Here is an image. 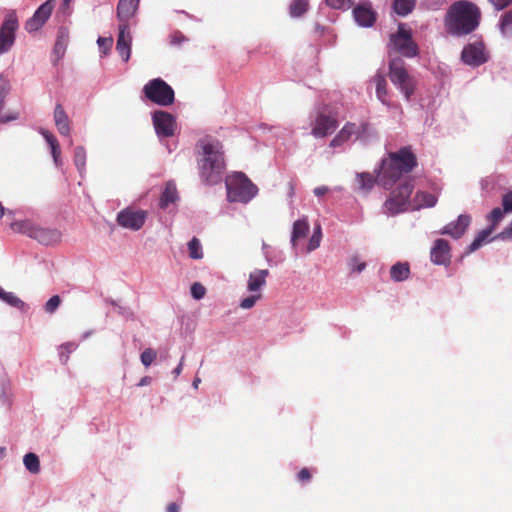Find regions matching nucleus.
<instances>
[{"label": "nucleus", "mask_w": 512, "mask_h": 512, "mask_svg": "<svg viewBox=\"0 0 512 512\" xmlns=\"http://www.w3.org/2000/svg\"><path fill=\"white\" fill-rule=\"evenodd\" d=\"M55 7V0H47L38 7L33 16L25 23V29L29 33L38 31L50 18Z\"/></svg>", "instance_id": "nucleus-13"}, {"label": "nucleus", "mask_w": 512, "mask_h": 512, "mask_svg": "<svg viewBox=\"0 0 512 512\" xmlns=\"http://www.w3.org/2000/svg\"><path fill=\"white\" fill-rule=\"evenodd\" d=\"M488 2L498 11L507 8L512 4V0H488Z\"/></svg>", "instance_id": "nucleus-47"}, {"label": "nucleus", "mask_w": 512, "mask_h": 512, "mask_svg": "<svg viewBox=\"0 0 512 512\" xmlns=\"http://www.w3.org/2000/svg\"><path fill=\"white\" fill-rule=\"evenodd\" d=\"M147 213L143 210L126 208L117 215V223L126 229L137 231L144 225Z\"/></svg>", "instance_id": "nucleus-12"}, {"label": "nucleus", "mask_w": 512, "mask_h": 512, "mask_svg": "<svg viewBox=\"0 0 512 512\" xmlns=\"http://www.w3.org/2000/svg\"><path fill=\"white\" fill-rule=\"evenodd\" d=\"M355 21L363 27H371L376 21V13L369 3H361L353 9Z\"/></svg>", "instance_id": "nucleus-19"}, {"label": "nucleus", "mask_w": 512, "mask_h": 512, "mask_svg": "<svg viewBox=\"0 0 512 512\" xmlns=\"http://www.w3.org/2000/svg\"><path fill=\"white\" fill-rule=\"evenodd\" d=\"M338 127L336 115H332L326 108L319 109L311 123V134L315 138H325L331 135Z\"/></svg>", "instance_id": "nucleus-10"}, {"label": "nucleus", "mask_w": 512, "mask_h": 512, "mask_svg": "<svg viewBox=\"0 0 512 512\" xmlns=\"http://www.w3.org/2000/svg\"><path fill=\"white\" fill-rule=\"evenodd\" d=\"M140 0H119L117 6V17L121 24H127L128 20L135 14Z\"/></svg>", "instance_id": "nucleus-21"}, {"label": "nucleus", "mask_w": 512, "mask_h": 512, "mask_svg": "<svg viewBox=\"0 0 512 512\" xmlns=\"http://www.w3.org/2000/svg\"><path fill=\"white\" fill-rule=\"evenodd\" d=\"M322 233H321V227L317 226L314 230L313 235L309 239L307 251L311 252L319 247L320 241H321Z\"/></svg>", "instance_id": "nucleus-39"}, {"label": "nucleus", "mask_w": 512, "mask_h": 512, "mask_svg": "<svg viewBox=\"0 0 512 512\" xmlns=\"http://www.w3.org/2000/svg\"><path fill=\"white\" fill-rule=\"evenodd\" d=\"M191 294L193 298L200 300L206 294V288L199 282H195L191 286Z\"/></svg>", "instance_id": "nucleus-42"}, {"label": "nucleus", "mask_w": 512, "mask_h": 512, "mask_svg": "<svg viewBox=\"0 0 512 512\" xmlns=\"http://www.w3.org/2000/svg\"><path fill=\"white\" fill-rule=\"evenodd\" d=\"M431 261L436 265H448L451 261V248L447 240L437 239L430 252Z\"/></svg>", "instance_id": "nucleus-17"}, {"label": "nucleus", "mask_w": 512, "mask_h": 512, "mask_svg": "<svg viewBox=\"0 0 512 512\" xmlns=\"http://www.w3.org/2000/svg\"><path fill=\"white\" fill-rule=\"evenodd\" d=\"M307 8V0H293L290 5V14L292 17H300L307 11Z\"/></svg>", "instance_id": "nucleus-36"}, {"label": "nucleus", "mask_w": 512, "mask_h": 512, "mask_svg": "<svg viewBox=\"0 0 512 512\" xmlns=\"http://www.w3.org/2000/svg\"><path fill=\"white\" fill-rule=\"evenodd\" d=\"M415 4L416 0H394L393 9L396 14L406 16L413 11Z\"/></svg>", "instance_id": "nucleus-29"}, {"label": "nucleus", "mask_w": 512, "mask_h": 512, "mask_svg": "<svg viewBox=\"0 0 512 512\" xmlns=\"http://www.w3.org/2000/svg\"><path fill=\"white\" fill-rule=\"evenodd\" d=\"M369 128L370 124L367 121L347 122L330 141L329 146L332 148L340 147L353 136L356 139H361L368 134Z\"/></svg>", "instance_id": "nucleus-11"}, {"label": "nucleus", "mask_w": 512, "mask_h": 512, "mask_svg": "<svg viewBox=\"0 0 512 512\" xmlns=\"http://www.w3.org/2000/svg\"><path fill=\"white\" fill-rule=\"evenodd\" d=\"M177 198L176 186L173 183H167L160 199V206L166 208L169 204L174 203Z\"/></svg>", "instance_id": "nucleus-28"}, {"label": "nucleus", "mask_w": 512, "mask_h": 512, "mask_svg": "<svg viewBox=\"0 0 512 512\" xmlns=\"http://www.w3.org/2000/svg\"><path fill=\"white\" fill-rule=\"evenodd\" d=\"M461 58L465 64L477 67L487 61L483 43L466 45L461 53Z\"/></svg>", "instance_id": "nucleus-16"}, {"label": "nucleus", "mask_w": 512, "mask_h": 512, "mask_svg": "<svg viewBox=\"0 0 512 512\" xmlns=\"http://www.w3.org/2000/svg\"><path fill=\"white\" fill-rule=\"evenodd\" d=\"M309 232V224L306 218L299 219L294 222L292 236H291V244L293 247H296L299 240L304 239Z\"/></svg>", "instance_id": "nucleus-25"}, {"label": "nucleus", "mask_w": 512, "mask_h": 512, "mask_svg": "<svg viewBox=\"0 0 512 512\" xmlns=\"http://www.w3.org/2000/svg\"><path fill=\"white\" fill-rule=\"evenodd\" d=\"M181 361H183V359ZM181 371H182V362H180L178 364V366L174 369L173 373L177 377L178 375H180Z\"/></svg>", "instance_id": "nucleus-55"}, {"label": "nucleus", "mask_w": 512, "mask_h": 512, "mask_svg": "<svg viewBox=\"0 0 512 512\" xmlns=\"http://www.w3.org/2000/svg\"><path fill=\"white\" fill-rule=\"evenodd\" d=\"M18 28L16 16H7L0 28V54L7 52L14 44L15 32Z\"/></svg>", "instance_id": "nucleus-15"}, {"label": "nucleus", "mask_w": 512, "mask_h": 512, "mask_svg": "<svg viewBox=\"0 0 512 512\" xmlns=\"http://www.w3.org/2000/svg\"><path fill=\"white\" fill-rule=\"evenodd\" d=\"M54 121L58 132L63 136H68L71 132L70 120L63 106L57 104L54 110Z\"/></svg>", "instance_id": "nucleus-23"}, {"label": "nucleus", "mask_w": 512, "mask_h": 512, "mask_svg": "<svg viewBox=\"0 0 512 512\" xmlns=\"http://www.w3.org/2000/svg\"><path fill=\"white\" fill-rule=\"evenodd\" d=\"M196 149L199 156L197 165L202 181L208 185L221 182L225 170L221 143L206 137L198 141Z\"/></svg>", "instance_id": "nucleus-2"}, {"label": "nucleus", "mask_w": 512, "mask_h": 512, "mask_svg": "<svg viewBox=\"0 0 512 512\" xmlns=\"http://www.w3.org/2000/svg\"><path fill=\"white\" fill-rule=\"evenodd\" d=\"M437 203V196L426 191H417L411 200L413 210L434 207Z\"/></svg>", "instance_id": "nucleus-22"}, {"label": "nucleus", "mask_w": 512, "mask_h": 512, "mask_svg": "<svg viewBox=\"0 0 512 512\" xmlns=\"http://www.w3.org/2000/svg\"><path fill=\"white\" fill-rule=\"evenodd\" d=\"M157 353L151 348L145 349L140 356L141 362L145 367H149L156 359Z\"/></svg>", "instance_id": "nucleus-40"}, {"label": "nucleus", "mask_w": 512, "mask_h": 512, "mask_svg": "<svg viewBox=\"0 0 512 512\" xmlns=\"http://www.w3.org/2000/svg\"><path fill=\"white\" fill-rule=\"evenodd\" d=\"M143 93L147 100L159 106H170L175 100L173 88L161 78L148 81L143 87Z\"/></svg>", "instance_id": "nucleus-8"}, {"label": "nucleus", "mask_w": 512, "mask_h": 512, "mask_svg": "<svg viewBox=\"0 0 512 512\" xmlns=\"http://www.w3.org/2000/svg\"><path fill=\"white\" fill-rule=\"evenodd\" d=\"M410 275V267L408 263L398 262L390 269V277L394 282L406 280Z\"/></svg>", "instance_id": "nucleus-26"}, {"label": "nucleus", "mask_w": 512, "mask_h": 512, "mask_svg": "<svg viewBox=\"0 0 512 512\" xmlns=\"http://www.w3.org/2000/svg\"><path fill=\"white\" fill-rule=\"evenodd\" d=\"M189 256L192 259H202L203 251L198 238L193 237L188 243Z\"/></svg>", "instance_id": "nucleus-35"}, {"label": "nucleus", "mask_w": 512, "mask_h": 512, "mask_svg": "<svg viewBox=\"0 0 512 512\" xmlns=\"http://www.w3.org/2000/svg\"><path fill=\"white\" fill-rule=\"evenodd\" d=\"M417 164V157L411 147H402L396 152H390L388 157L381 161L377 177L369 172L358 173L355 179V189L367 194L376 182L383 188L390 189L402 175L410 173Z\"/></svg>", "instance_id": "nucleus-1"}, {"label": "nucleus", "mask_w": 512, "mask_h": 512, "mask_svg": "<svg viewBox=\"0 0 512 512\" xmlns=\"http://www.w3.org/2000/svg\"><path fill=\"white\" fill-rule=\"evenodd\" d=\"M74 163L78 170H82L86 163V152L82 146H78L74 150Z\"/></svg>", "instance_id": "nucleus-37"}, {"label": "nucleus", "mask_w": 512, "mask_h": 512, "mask_svg": "<svg viewBox=\"0 0 512 512\" xmlns=\"http://www.w3.org/2000/svg\"><path fill=\"white\" fill-rule=\"evenodd\" d=\"M481 21V10L473 2L460 0L452 3L444 17L446 32L457 37L474 32Z\"/></svg>", "instance_id": "nucleus-3"}, {"label": "nucleus", "mask_w": 512, "mask_h": 512, "mask_svg": "<svg viewBox=\"0 0 512 512\" xmlns=\"http://www.w3.org/2000/svg\"><path fill=\"white\" fill-rule=\"evenodd\" d=\"M269 275L268 269H257L250 273L247 288L250 292H258L266 284Z\"/></svg>", "instance_id": "nucleus-24"}, {"label": "nucleus", "mask_w": 512, "mask_h": 512, "mask_svg": "<svg viewBox=\"0 0 512 512\" xmlns=\"http://www.w3.org/2000/svg\"><path fill=\"white\" fill-rule=\"evenodd\" d=\"M493 230V226H490L482 230L469 245V251L473 252L479 249L482 246V244L486 241V239L491 235Z\"/></svg>", "instance_id": "nucleus-33"}, {"label": "nucleus", "mask_w": 512, "mask_h": 512, "mask_svg": "<svg viewBox=\"0 0 512 512\" xmlns=\"http://www.w3.org/2000/svg\"><path fill=\"white\" fill-rule=\"evenodd\" d=\"M6 449L5 447H0V457H3L5 455Z\"/></svg>", "instance_id": "nucleus-56"}, {"label": "nucleus", "mask_w": 512, "mask_h": 512, "mask_svg": "<svg viewBox=\"0 0 512 512\" xmlns=\"http://www.w3.org/2000/svg\"><path fill=\"white\" fill-rule=\"evenodd\" d=\"M261 298V294H253L251 296H248L240 302V307L243 309H250L252 308L256 302Z\"/></svg>", "instance_id": "nucleus-43"}, {"label": "nucleus", "mask_w": 512, "mask_h": 512, "mask_svg": "<svg viewBox=\"0 0 512 512\" xmlns=\"http://www.w3.org/2000/svg\"><path fill=\"white\" fill-rule=\"evenodd\" d=\"M390 81L404 94L407 101L410 100L416 88L415 78L409 74L405 62L399 58H393L389 62Z\"/></svg>", "instance_id": "nucleus-6"}, {"label": "nucleus", "mask_w": 512, "mask_h": 512, "mask_svg": "<svg viewBox=\"0 0 512 512\" xmlns=\"http://www.w3.org/2000/svg\"><path fill=\"white\" fill-rule=\"evenodd\" d=\"M60 50V43L59 41L55 44V51H59Z\"/></svg>", "instance_id": "nucleus-58"}, {"label": "nucleus", "mask_w": 512, "mask_h": 512, "mask_svg": "<svg viewBox=\"0 0 512 512\" xmlns=\"http://www.w3.org/2000/svg\"><path fill=\"white\" fill-rule=\"evenodd\" d=\"M326 4L333 9H345L351 4L350 0H326Z\"/></svg>", "instance_id": "nucleus-45"}, {"label": "nucleus", "mask_w": 512, "mask_h": 512, "mask_svg": "<svg viewBox=\"0 0 512 512\" xmlns=\"http://www.w3.org/2000/svg\"><path fill=\"white\" fill-rule=\"evenodd\" d=\"M505 213L506 212L504 211V208L501 209L499 207L494 208L490 212V214L487 216V219L491 223V226H493V229H495L496 225L502 220Z\"/></svg>", "instance_id": "nucleus-38"}, {"label": "nucleus", "mask_w": 512, "mask_h": 512, "mask_svg": "<svg viewBox=\"0 0 512 512\" xmlns=\"http://www.w3.org/2000/svg\"><path fill=\"white\" fill-rule=\"evenodd\" d=\"M328 192V188L325 186L316 187L314 189V194L318 197L325 195Z\"/></svg>", "instance_id": "nucleus-51"}, {"label": "nucleus", "mask_w": 512, "mask_h": 512, "mask_svg": "<svg viewBox=\"0 0 512 512\" xmlns=\"http://www.w3.org/2000/svg\"><path fill=\"white\" fill-rule=\"evenodd\" d=\"M10 227L14 232L25 234L44 245L57 244L62 238L59 230L41 227L29 220L13 222Z\"/></svg>", "instance_id": "nucleus-4"}, {"label": "nucleus", "mask_w": 512, "mask_h": 512, "mask_svg": "<svg viewBox=\"0 0 512 512\" xmlns=\"http://www.w3.org/2000/svg\"><path fill=\"white\" fill-rule=\"evenodd\" d=\"M97 42H98L99 48L104 53H106L112 47L113 39L111 37H109V38L99 37Z\"/></svg>", "instance_id": "nucleus-46"}, {"label": "nucleus", "mask_w": 512, "mask_h": 512, "mask_svg": "<svg viewBox=\"0 0 512 512\" xmlns=\"http://www.w3.org/2000/svg\"><path fill=\"white\" fill-rule=\"evenodd\" d=\"M311 477L312 475L308 468H302L297 474V479L301 483L309 482L311 480Z\"/></svg>", "instance_id": "nucleus-48"}, {"label": "nucleus", "mask_w": 512, "mask_h": 512, "mask_svg": "<svg viewBox=\"0 0 512 512\" xmlns=\"http://www.w3.org/2000/svg\"><path fill=\"white\" fill-rule=\"evenodd\" d=\"M131 41L132 38L129 32L128 24H120L116 49L125 62H127L130 58Z\"/></svg>", "instance_id": "nucleus-18"}, {"label": "nucleus", "mask_w": 512, "mask_h": 512, "mask_svg": "<svg viewBox=\"0 0 512 512\" xmlns=\"http://www.w3.org/2000/svg\"><path fill=\"white\" fill-rule=\"evenodd\" d=\"M151 383V377L149 376H144L143 378H141V380L139 381L138 383V386H146V385H149Z\"/></svg>", "instance_id": "nucleus-54"}, {"label": "nucleus", "mask_w": 512, "mask_h": 512, "mask_svg": "<svg viewBox=\"0 0 512 512\" xmlns=\"http://www.w3.org/2000/svg\"><path fill=\"white\" fill-rule=\"evenodd\" d=\"M413 189V180L409 179L392 190L389 198L384 203L386 213L396 215L406 211L408 206H411V201L409 200Z\"/></svg>", "instance_id": "nucleus-7"}, {"label": "nucleus", "mask_w": 512, "mask_h": 512, "mask_svg": "<svg viewBox=\"0 0 512 512\" xmlns=\"http://www.w3.org/2000/svg\"><path fill=\"white\" fill-rule=\"evenodd\" d=\"M227 197L231 202L248 203L258 192L245 174L237 172L226 180Z\"/></svg>", "instance_id": "nucleus-5"}, {"label": "nucleus", "mask_w": 512, "mask_h": 512, "mask_svg": "<svg viewBox=\"0 0 512 512\" xmlns=\"http://www.w3.org/2000/svg\"><path fill=\"white\" fill-rule=\"evenodd\" d=\"M390 45L394 51L407 58L416 57L419 53L418 46L412 38L410 29L404 24H399L398 31L390 36Z\"/></svg>", "instance_id": "nucleus-9"}, {"label": "nucleus", "mask_w": 512, "mask_h": 512, "mask_svg": "<svg viewBox=\"0 0 512 512\" xmlns=\"http://www.w3.org/2000/svg\"><path fill=\"white\" fill-rule=\"evenodd\" d=\"M348 265L352 272L357 273H361L366 268V263L357 255L350 258Z\"/></svg>", "instance_id": "nucleus-41"}, {"label": "nucleus", "mask_w": 512, "mask_h": 512, "mask_svg": "<svg viewBox=\"0 0 512 512\" xmlns=\"http://www.w3.org/2000/svg\"><path fill=\"white\" fill-rule=\"evenodd\" d=\"M0 299L7 303L8 305L23 309L25 306V303L17 297L13 292H6L3 288L0 287Z\"/></svg>", "instance_id": "nucleus-31"}, {"label": "nucleus", "mask_w": 512, "mask_h": 512, "mask_svg": "<svg viewBox=\"0 0 512 512\" xmlns=\"http://www.w3.org/2000/svg\"><path fill=\"white\" fill-rule=\"evenodd\" d=\"M375 83L377 97L381 100V102L386 103L388 91L385 77L383 75H377L375 77Z\"/></svg>", "instance_id": "nucleus-34"}, {"label": "nucleus", "mask_w": 512, "mask_h": 512, "mask_svg": "<svg viewBox=\"0 0 512 512\" xmlns=\"http://www.w3.org/2000/svg\"><path fill=\"white\" fill-rule=\"evenodd\" d=\"M498 27L502 36L512 37V10H508L500 16Z\"/></svg>", "instance_id": "nucleus-27"}, {"label": "nucleus", "mask_w": 512, "mask_h": 512, "mask_svg": "<svg viewBox=\"0 0 512 512\" xmlns=\"http://www.w3.org/2000/svg\"><path fill=\"white\" fill-rule=\"evenodd\" d=\"M512 236V222L509 224L508 227H506L500 234L499 237L501 238H509Z\"/></svg>", "instance_id": "nucleus-50"}, {"label": "nucleus", "mask_w": 512, "mask_h": 512, "mask_svg": "<svg viewBox=\"0 0 512 512\" xmlns=\"http://www.w3.org/2000/svg\"><path fill=\"white\" fill-rule=\"evenodd\" d=\"M72 0H63L64 4L69 5Z\"/></svg>", "instance_id": "nucleus-59"}, {"label": "nucleus", "mask_w": 512, "mask_h": 512, "mask_svg": "<svg viewBox=\"0 0 512 512\" xmlns=\"http://www.w3.org/2000/svg\"><path fill=\"white\" fill-rule=\"evenodd\" d=\"M199 382H200V379H199V378H196V379L193 381V385H194L195 387H197Z\"/></svg>", "instance_id": "nucleus-57"}, {"label": "nucleus", "mask_w": 512, "mask_h": 512, "mask_svg": "<svg viewBox=\"0 0 512 512\" xmlns=\"http://www.w3.org/2000/svg\"><path fill=\"white\" fill-rule=\"evenodd\" d=\"M471 223V217L467 214L460 215L455 222L447 224L441 234H447L455 239L462 237Z\"/></svg>", "instance_id": "nucleus-20"}, {"label": "nucleus", "mask_w": 512, "mask_h": 512, "mask_svg": "<svg viewBox=\"0 0 512 512\" xmlns=\"http://www.w3.org/2000/svg\"><path fill=\"white\" fill-rule=\"evenodd\" d=\"M23 462L29 472L37 474L40 471V461L35 453H27L23 458Z\"/></svg>", "instance_id": "nucleus-32"}, {"label": "nucleus", "mask_w": 512, "mask_h": 512, "mask_svg": "<svg viewBox=\"0 0 512 512\" xmlns=\"http://www.w3.org/2000/svg\"><path fill=\"white\" fill-rule=\"evenodd\" d=\"M42 135L51 148V153H52L55 164L58 165L61 150H60V145H59L56 137L47 130L42 131Z\"/></svg>", "instance_id": "nucleus-30"}, {"label": "nucleus", "mask_w": 512, "mask_h": 512, "mask_svg": "<svg viewBox=\"0 0 512 512\" xmlns=\"http://www.w3.org/2000/svg\"><path fill=\"white\" fill-rule=\"evenodd\" d=\"M152 120L158 136L167 138L174 135L176 121L172 114L158 110L153 113Z\"/></svg>", "instance_id": "nucleus-14"}, {"label": "nucleus", "mask_w": 512, "mask_h": 512, "mask_svg": "<svg viewBox=\"0 0 512 512\" xmlns=\"http://www.w3.org/2000/svg\"><path fill=\"white\" fill-rule=\"evenodd\" d=\"M166 510H167V512H179L180 507H179V505L177 503L172 502V503L168 504Z\"/></svg>", "instance_id": "nucleus-52"}, {"label": "nucleus", "mask_w": 512, "mask_h": 512, "mask_svg": "<svg viewBox=\"0 0 512 512\" xmlns=\"http://www.w3.org/2000/svg\"><path fill=\"white\" fill-rule=\"evenodd\" d=\"M502 206L505 212H512V192H508L503 196Z\"/></svg>", "instance_id": "nucleus-49"}, {"label": "nucleus", "mask_w": 512, "mask_h": 512, "mask_svg": "<svg viewBox=\"0 0 512 512\" xmlns=\"http://www.w3.org/2000/svg\"><path fill=\"white\" fill-rule=\"evenodd\" d=\"M61 299L58 295L52 296L45 304V311L47 313H53L59 307Z\"/></svg>", "instance_id": "nucleus-44"}, {"label": "nucleus", "mask_w": 512, "mask_h": 512, "mask_svg": "<svg viewBox=\"0 0 512 512\" xmlns=\"http://www.w3.org/2000/svg\"><path fill=\"white\" fill-rule=\"evenodd\" d=\"M18 118V115L16 113L10 115V116H1L0 117V122L1 123H6L8 121H11V120H15Z\"/></svg>", "instance_id": "nucleus-53"}]
</instances>
